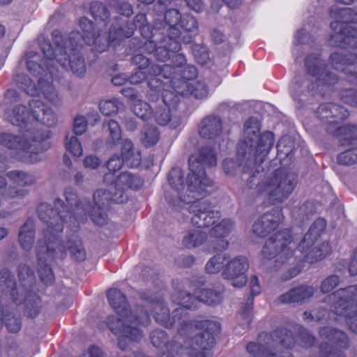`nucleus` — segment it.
Here are the masks:
<instances>
[{"label": "nucleus", "instance_id": "f257e3e1", "mask_svg": "<svg viewBox=\"0 0 357 357\" xmlns=\"http://www.w3.org/2000/svg\"><path fill=\"white\" fill-rule=\"evenodd\" d=\"M174 291L172 299L179 305L170 314L164 300L144 299V303L137 307V312L130 309L123 291H107L110 306L119 316L130 322L138 325H148L152 315L155 321L165 328H170L178 324V340L182 342H169L167 333L161 329H155L150 334L152 344L158 348H165L169 352L176 349L190 348V357H206L207 351L215 344V336L220 332L219 322L209 319L197 320L192 318L188 310L197 309L203 303L208 305L220 304L224 291Z\"/></svg>", "mask_w": 357, "mask_h": 357}, {"label": "nucleus", "instance_id": "f03ea898", "mask_svg": "<svg viewBox=\"0 0 357 357\" xmlns=\"http://www.w3.org/2000/svg\"><path fill=\"white\" fill-rule=\"evenodd\" d=\"M47 205L39 208L38 218L44 223L42 236L36 248L38 259V274L41 281L48 286L54 281V275L50 263L55 258H63L68 250L71 257L77 261L85 260L86 253L82 241L77 236H72L65 243L60 236L63 231L61 218L54 215Z\"/></svg>", "mask_w": 357, "mask_h": 357}, {"label": "nucleus", "instance_id": "7ed1b4c3", "mask_svg": "<svg viewBox=\"0 0 357 357\" xmlns=\"http://www.w3.org/2000/svg\"><path fill=\"white\" fill-rule=\"evenodd\" d=\"M274 143L271 132L260 134V123L256 119H248L244 125L242 140L238 144L237 157L238 165L232 158H226L222 162L225 173L234 176L239 167L244 172L265 160Z\"/></svg>", "mask_w": 357, "mask_h": 357}, {"label": "nucleus", "instance_id": "20e7f679", "mask_svg": "<svg viewBox=\"0 0 357 357\" xmlns=\"http://www.w3.org/2000/svg\"><path fill=\"white\" fill-rule=\"evenodd\" d=\"M297 336L289 329L280 326L271 333L261 332L258 335V343L250 342L246 349L255 357H294L290 350L298 341L304 348L312 347L315 343V337L309 330L302 326L296 328Z\"/></svg>", "mask_w": 357, "mask_h": 357}, {"label": "nucleus", "instance_id": "39448f33", "mask_svg": "<svg viewBox=\"0 0 357 357\" xmlns=\"http://www.w3.org/2000/svg\"><path fill=\"white\" fill-rule=\"evenodd\" d=\"M54 48L50 40L45 38L40 39V45L45 58V62L54 69L63 70L70 69L78 77L83 76L86 73V65L84 57L79 53L81 47L80 33L72 31L68 38H63L60 31L52 32Z\"/></svg>", "mask_w": 357, "mask_h": 357}, {"label": "nucleus", "instance_id": "423d86ee", "mask_svg": "<svg viewBox=\"0 0 357 357\" xmlns=\"http://www.w3.org/2000/svg\"><path fill=\"white\" fill-rule=\"evenodd\" d=\"M257 176L252 175L247 181L250 188L256 186L259 194L267 197L271 204H281L287 200L297 184V176L284 169H278L266 175L261 181Z\"/></svg>", "mask_w": 357, "mask_h": 357}, {"label": "nucleus", "instance_id": "0eeeda50", "mask_svg": "<svg viewBox=\"0 0 357 357\" xmlns=\"http://www.w3.org/2000/svg\"><path fill=\"white\" fill-rule=\"evenodd\" d=\"M31 117L48 128L56 127L59 122L56 114L51 107L40 100L35 99L29 102V108L22 104H18L6 112L7 121L24 130L27 129L31 130L29 128V124Z\"/></svg>", "mask_w": 357, "mask_h": 357}, {"label": "nucleus", "instance_id": "6e6552de", "mask_svg": "<svg viewBox=\"0 0 357 357\" xmlns=\"http://www.w3.org/2000/svg\"><path fill=\"white\" fill-rule=\"evenodd\" d=\"M188 162V195L192 199L204 195L206 188L213 185V181L207 177L203 165L215 166L217 157L211 148L205 146L199 150L198 155H190Z\"/></svg>", "mask_w": 357, "mask_h": 357}, {"label": "nucleus", "instance_id": "1a4fd4ad", "mask_svg": "<svg viewBox=\"0 0 357 357\" xmlns=\"http://www.w3.org/2000/svg\"><path fill=\"white\" fill-rule=\"evenodd\" d=\"M26 65L28 70L34 76H39L38 78V84L39 85L40 91H41L45 98L50 102L55 105H59L61 98L57 91L52 84L54 77L58 78V73L60 70L51 68L46 62V68L45 70L40 61V56L36 52L31 51L28 52L25 56Z\"/></svg>", "mask_w": 357, "mask_h": 357}, {"label": "nucleus", "instance_id": "9d476101", "mask_svg": "<svg viewBox=\"0 0 357 357\" xmlns=\"http://www.w3.org/2000/svg\"><path fill=\"white\" fill-rule=\"evenodd\" d=\"M64 196L68 204L67 206L64 204L62 199H56L54 202V208L47 203H42L37 209V213H38L40 206L44 204L48 206L54 211V215L61 218L63 229L64 228L65 223L73 217L77 221L85 220L86 215L89 214V208L88 206L89 202L85 198H80L73 188H66L64 191Z\"/></svg>", "mask_w": 357, "mask_h": 357}, {"label": "nucleus", "instance_id": "9b49d317", "mask_svg": "<svg viewBox=\"0 0 357 357\" xmlns=\"http://www.w3.org/2000/svg\"><path fill=\"white\" fill-rule=\"evenodd\" d=\"M333 20L331 28L334 31L331 38V45L341 47L347 36H357V13L350 8H332L330 13Z\"/></svg>", "mask_w": 357, "mask_h": 357}, {"label": "nucleus", "instance_id": "f8f14e48", "mask_svg": "<svg viewBox=\"0 0 357 357\" xmlns=\"http://www.w3.org/2000/svg\"><path fill=\"white\" fill-rule=\"evenodd\" d=\"M188 189L181 195V202L182 205L178 208L188 206L190 213L192 214L191 222L193 225L198 227H208L214 225L220 218V213L218 211L213 209L211 203L206 200H201L208 194V188L204 195L199 197L192 198L188 196Z\"/></svg>", "mask_w": 357, "mask_h": 357}, {"label": "nucleus", "instance_id": "ddd939ff", "mask_svg": "<svg viewBox=\"0 0 357 357\" xmlns=\"http://www.w3.org/2000/svg\"><path fill=\"white\" fill-rule=\"evenodd\" d=\"M296 246L289 231H280L271 236L264 243L261 254L266 259L276 258L277 263L283 264L293 256Z\"/></svg>", "mask_w": 357, "mask_h": 357}, {"label": "nucleus", "instance_id": "4468645a", "mask_svg": "<svg viewBox=\"0 0 357 357\" xmlns=\"http://www.w3.org/2000/svg\"><path fill=\"white\" fill-rule=\"evenodd\" d=\"M340 291H331L324 298V302L331 307L332 312L344 317L349 328L357 334V298L354 294L341 296Z\"/></svg>", "mask_w": 357, "mask_h": 357}, {"label": "nucleus", "instance_id": "2eb2a0df", "mask_svg": "<svg viewBox=\"0 0 357 357\" xmlns=\"http://www.w3.org/2000/svg\"><path fill=\"white\" fill-rule=\"evenodd\" d=\"M319 335L333 344L321 342L315 357H347L342 349L349 347V340L344 332L333 327L324 326L320 328Z\"/></svg>", "mask_w": 357, "mask_h": 357}, {"label": "nucleus", "instance_id": "dca6fc26", "mask_svg": "<svg viewBox=\"0 0 357 357\" xmlns=\"http://www.w3.org/2000/svg\"><path fill=\"white\" fill-rule=\"evenodd\" d=\"M128 199L127 195L121 192L119 195L112 192V188L109 190L100 189L93 193V204L91 205L89 202V215L91 217L93 222L98 225H104L107 223V215L105 209L110 202L117 204H123Z\"/></svg>", "mask_w": 357, "mask_h": 357}, {"label": "nucleus", "instance_id": "f3484780", "mask_svg": "<svg viewBox=\"0 0 357 357\" xmlns=\"http://www.w3.org/2000/svg\"><path fill=\"white\" fill-rule=\"evenodd\" d=\"M137 28L140 30L142 36L144 38L155 37L157 31L160 29L157 25L153 29H151L147 22L146 15L139 13L135 17L133 23L127 25V27H116L112 25L109 29L108 38L105 39V42L107 43H112L123 38H130Z\"/></svg>", "mask_w": 357, "mask_h": 357}, {"label": "nucleus", "instance_id": "a211bd4d", "mask_svg": "<svg viewBox=\"0 0 357 357\" xmlns=\"http://www.w3.org/2000/svg\"><path fill=\"white\" fill-rule=\"evenodd\" d=\"M51 137V132L45 130L37 134H33L29 129L22 131L20 135L8 132L0 133V145L12 150L29 151L33 142L43 141Z\"/></svg>", "mask_w": 357, "mask_h": 357}, {"label": "nucleus", "instance_id": "6ab92c4d", "mask_svg": "<svg viewBox=\"0 0 357 357\" xmlns=\"http://www.w3.org/2000/svg\"><path fill=\"white\" fill-rule=\"evenodd\" d=\"M107 325L114 335H120L118 337L117 344L121 350L127 349L128 340L139 342L144 336L141 329L126 325L119 317L114 315L107 317Z\"/></svg>", "mask_w": 357, "mask_h": 357}, {"label": "nucleus", "instance_id": "aec40b11", "mask_svg": "<svg viewBox=\"0 0 357 357\" xmlns=\"http://www.w3.org/2000/svg\"><path fill=\"white\" fill-rule=\"evenodd\" d=\"M305 66L308 74L315 79L317 86H330L337 82V76L326 69L325 61L319 54H309Z\"/></svg>", "mask_w": 357, "mask_h": 357}, {"label": "nucleus", "instance_id": "412c9836", "mask_svg": "<svg viewBox=\"0 0 357 357\" xmlns=\"http://www.w3.org/2000/svg\"><path fill=\"white\" fill-rule=\"evenodd\" d=\"M249 268V261L246 257L239 255L227 261L222 271V277L229 280L235 288H243L248 279L246 272Z\"/></svg>", "mask_w": 357, "mask_h": 357}, {"label": "nucleus", "instance_id": "4be33fe9", "mask_svg": "<svg viewBox=\"0 0 357 357\" xmlns=\"http://www.w3.org/2000/svg\"><path fill=\"white\" fill-rule=\"evenodd\" d=\"M340 47L346 50L332 53L330 56V61L336 70H345L347 66L357 63V36L346 37L344 45H341Z\"/></svg>", "mask_w": 357, "mask_h": 357}, {"label": "nucleus", "instance_id": "5701e85b", "mask_svg": "<svg viewBox=\"0 0 357 357\" xmlns=\"http://www.w3.org/2000/svg\"><path fill=\"white\" fill-rule=\"evenodd\" d=\"M282 210L273 208L261 215L253 224L252 232L259 237H264L275 229L282 221Z\"/></svg>", "mask_w": 357, "mask_h": 357}, {"label": "nucleus", "instance_id": "b1692460", "mask_svg": "<svg viewBox=\"0 0 357 357\" xmlns=\"http://www.w3.org/2000/svg\"><path fill=\"white\" fill-rule=\"evenodd\" d=\"M234 228V222L231 219H223L209 230L208 235L213 238L211 245L214 251L222 252L228 248L229 243L225 238Z\"/></svg>", "mask_w": 357, "mask_h": 357}, {"label": "nucleus", "instance_id": "393cba45", "mask_svg": "<svg viewBox=\"0 0 357 357\" xmlns=\"http://www.w3.org/2000/svg\"><path fill=\"white\" fill-rule=\"evenodd\" d=\"M17 305H24V314L35 318L40 312L41 299L36 291H10Z\"/></svg>", "mask_w": 357, "mask_h": 357}, {"label": "nucleus", "instance_id": "a878e982", "mask_svg": "<svg viewBox=\"0 0 357 357\" xmlns=\"http://www.w3.org/2000/svg\"><path fill=\"white\" fill-rule=\"evenodd\" d=\"M318 118L329 125L339 123L347 116V110L342 106L333 103L321 104L317 109Z\"/></svg>", "mask_w": 357, "mask_h": 357}, {"label": "nucleus", "instance_id": "bb28decb", "mask_svg": "<svg viewBox=\"0 0 357 357\" xmlns=\"http://www.w3.org/2000/svg\"><path fill=\"white\" fill-rule=\"evenodd\" d=\"M173 79V88L176 93L185 96L189 93L195 98L202 99L207 96L208 89L204 82L196 81L194 82H187L182 81L177 84V77Z\"/></svg>", "mask_w": 357, "mask_h": 357}, {"label": "nucleus", "instance_id": "cd10ccee", "mask_svg": "<svg viewBox=\"0 0 357 357\" xmlns=\"http://www.w3.org/2000/svg\"><path fill=\"white\" fill-rule=\"evenodd\" d=\"M222 132V121L218 116H208L199 124V133L204 139H215L220 136Z\"/></svg>", "mask_w": 357, "mask_h": 357}, {"label": "nucleus", "instance_id": "c85d7f7f", "mask_svg": "<svg viewBox=\"0 0 357 357\" xmlns=\"http://www.w3.org/2000/svg\"><path fill=\"white\" fill-rule=\"evenodd\" d=\"M143 185L142 178L137 175L130 172H123L116 178L114 187L112 188L115 190V192L119 195L121 192L124 193L125 190L129 188L137 190Z\"/></svg>", "mask_w": 357, "mask_h": 357}, {"label": "nucleus", "instance_id": "c756f323", "mask_svg": "<svg viewBox=\"0 0 357 357\" xmlns=\"http://www.w3.org/2000/svg\"><path fill=\"white\" fill-rule=\"evenodd\" d=\"M184 173L179 167L172 168L168 176V181L169 185L177 191L178 199L170 200L172 204L176 207L179 206L181 202V195L186 191L188 188V179L186 180V185H184L183 181Z\"/></svg>", "mask_w": 357, "mask_h": 357}, {"label": "nucleus", "instance_id": "7c9ffc66", "mask_svg": "<svg viewBox=\"0 0 357 357\" xmlns=\"http://www.w3.org/2000/svg\"><path fill=\"white\" fill-rule=\"evenodd\" d=\"M326 227V222L323 218H317L310 226L307 233L305 234L303 240L298 245L302 251H305V248H308L309 245L314 244L315 241L321 236Z\"/></svg>", "mask_w": 357, "mask_h": 357}, {"label": "nucleus", "instance_id": "2f4dec72", "mask_svg": "<svg viewBox=\"0 0 357 357\" xmlns=\"http://www.w3.org/2000/svg\"><path fill=\"white\" fill-rule=\"evenodd\" d=\"M121 157L124 162L131 167H139L142 160L140 152L135 149L133 143L128 139L121 141Z\"/></svg>", "mask_w": 357, "mask_h": 357}, {"label": "nucleus", "instance_id": "473e14b6", "mask_svg": "<svg viewBox=\"0 0 357 357\" xmlns=\"http://www.w3.org/2000/svg\"><path fill=\"white\" fill-rule=\"evenodd\" d=\"M172 96L176 98L175 95L169 93L167 91L165 92L162 96L164 105L158 107L155 110V119L159 125L166 126L170 123L172 127H175L177 123L176 121L174 123L172 122L174 120L170 114V97L169 96Z\"/></svg>", "mask_w": 357, "mask_h": 357}, {"label": "nucleus", "instance_id": "72a5a7b5", "mask_svg": "<svg viewBox=\"0 0 357 357\" xmlns=\"http://www.w3.org/2000/svg\"><path fill=\"white\" fill-rule=\"evenodd\" d=\"M314 244H310L308 248H305V251H302L299 248V250L304 254L305 260L309 263H314L321 260L328 256L331 252V245L328 242H324L321 245L314 246Z\"/></svg>", "mask_w": 357, "mask_h": 357}, {"label": "nucleus", "instance_id": "f704fd0d", "mask_svg": "<svg viewBox=\"0 0 357 357\" xmlns=\"http://www.w3.org/2000/svg\"><path fill=\"white\" fill-rule=\"evenodd\" d=\"M79 25L82 31V36H80L86 44L91 45L101 43L100 34L95 30L91 20L83 17L79 20Z\"/></svg>", "mask_w": 357, "mask_h": 357}, {"label": "nucleus", "instance_id": "c9c22d12", "mask_svg": "<svg viewBox=\"0 0 357 357\" xmlns=\"http://www.w3.org/2000/svg\"><path fill=\"white\" fill-rule=\"evenodd\" d=\"M18 238L23 250L30 251L32 249L35 238L34 224L32 220H27L21 227Z\"/></svg>", "mask_w": 357, "mask_h": 357}, {"label": "nucleus", "instance_id": "e433bc0d", "mask_svg": "<svg viewBox=\"0 0 357 357\" xmlns=\"http://www.w3.org/2000/svg\"><path fill=\"white\" fill-rule=\"evenodd\" d=\"M103 131L108 133L106 138V145L108 148L114 147L121 137V130L120 126L114 120L109 119L104 121L102 124Z\"/></svg>", "mask_w": 357, "mask_h": 357}, {"label": "nucleus", "instance_id": "4c0bfd02", "mask_svg": "<svg viewBox=\"0 0 357 357\" xmlns=\"http://www.w3.org/2000/svg\"><path fill=\"white\" fill-rule=\"evenodd\" d=\"M327 130L333 135L340 137V142L351 144L353 142L357 140V126L348 124L343 126L335 127V130L330 126L327 128ZM342 144H344V142H342Z\"/></svg>", "mask_w": 357, "mask_h": 357}, {"label": "nucleus", "instance_id": "58836bf2", "mask_svg": "<svg viewBox=\"0 0 357 357\" xmlns=\"http://www.w3.org/2000/svg\"><path fill=\"white\" fill-rule=\"evenodd\" d=\"M207 238L204 231L198 229H189L183 236V245L186 248H195L202 245Z\"/></svg>", "mask_w": 357, "mask_h": 357}, {"label": "nucleus", "instance_id": "ea45409f", "mask_svg": "<svg viewBox=\"0 0 357 357\" xmlns=\"http://www.w3.org/2000/svg\"><path fill=\"white\" fill-rule=\"evenodd\" d=\"M19 282L23 288L31 289L36 283L34 271L26 264H20L17 266Z\"/></svg>", "mask_w": 357, "mask_h": 357}, {"label": "nucleus", "instance_id": "a19ab883", "mask_svg": "<svg viewBox=\"0 0 357 357\" xmlns=\"http://www.w3.org/2000/svg\"><path fill=\"white\" fill-rule=\"evenodd\" d=\"M245 303H241L238 314L245 320L248 327H250L253 320V303L256 296L259 295L261 291H250Z\"/></svg>", "mask_w": 357, "mask_h": 357}, {"label": "nucleus", "instance_id": "79ce46f5", "mask_svg": "<svg viewBox=\"0 0 357 357\" xmlns=\"http://www.w3.org/2000/svg\"><path fill=\"white\" fill-rule=\"evenodd\" d=\"M314 291H286L278 300L281 303H303L313 296Z\"/></svg>", "mask_w": 357, "mask_h": 357}, {"label": "nucleus", "instance_id": "37998d69", "mask_svg": "<svg viewBox=\"0 0 357 357\" xmlns=\"http://www.w3.org/2000/svg\"><path fill=\"white\" fill-rule=\"evenodd\" d=\"M7 176L13 183L22 186H30L36 181L31 174L20 170L10 171L8 172Z\"/></svg>", "mask_w": 357, "mask_h": 357}, {"label": "nucleus", "instance_id": "c03bdc74", "mask_svg": "<svg viewBox=\"0 0 357 357\" xmlns=\"http://www.w3.org/2000/svg\"><path fill=\"white\" fill-rule=\"evenodd\" d=\"M18 86L27 94L35 96L39 94V87L36 86L35 82L24 74H19L15 77Z\"/></svg>", "mask_w": 357, "mask_h": 357}, {"label": "nucleus", "instance_id": "a18cd8bd", "mask_svg": "<svg viewBox=\"0 0 357 357\" xmlns=\"http://www.w3.org/2000/svg\"><path fill=\"white\" fill-rule=\"evenodd\" d=\"M197 75V70L194 66L185 65L174 75H172V77H170V84L173 86V79H174V77L179 78V79H177V84H178V83H181L182 81L189 82V81L195 79Z\"/></svg>", "mask_w": 357, "mask_h": 357}, {"label": "nucleus", "instance_id": "49530a36", "mask_svg": "<svg viewBox=\"0 0 357 357\" xmlns=\"http://www.w3.org/2000/svg\"><path fill=\"white\" fill-rule=\"evenodd\" d=\"M316 212V206L313 202H306L298 207H296L292 211L293 216L301 221H304L309 218Z\"/></svg>", "mask_w": 357, "mask_h": 357}, {"label": "nucleus", "instance_id": "de8ad7c7", "mask_svg": "<svg viewBox=\"0 0 357 357\" xmlns=\"http://www.w3.org/2000/svg\"><path fill=\"white\" fill-rule=\"evenodd\" d=\"M90 10L93 18L97 21H102L105 24L109 17V12L102 3L93 2L90 6Z\"/></svg>", "mask_w": 357, "mask_h": 357}, {"label": "nucleus", "instance_id": "09e8293b", "mask_svg": "<svg viewBox=\"0 0 357 357\" xmlns=\"http://www.w3.org/2000/svg\"><path fill=\"white\" fill-rule=\"evenodd\" d=\"M124 160L123 158H119V156H113L107 162V167L109 173L105 174L104 176V182L106 183H109V182L113 181L114 178V172L120 169L123 165Z\"/></svg>", "mask_w": 357, "mask_h": 357}, {"label": "nucleus", "instance_id": "8fccbe9b", "mask_svg": "<svg viewBox=\"0 0 357 357\" xmlns=\"http://www.w3.org/2000/svg\"><path fill=\"white\" fill-rule=\"evenodd\" d=\"M225 259L226 255L218 254L212 257L206 264V272L210 274L218 273L222 268Z\"/></svg>", "mask_w": 357, "mask_h": 357}, {"label": "nucleus", "instance_id": "3c124183", "mask_svg": "<svg viewBox=\"0 0 357 357\" xmlns=\"http://www.w3.org/2000/svg\"><path fill=\"white\" fill-rule=\"evenodd\" d=\"M192 51L195 60L199 64L206 65L210 61L209 52L206 46L194 44L192 46Z\"/></svg>", "mask_w": 357, "mask_h": 357}, {"label": "nucleus", "instance_id": "603ef678", "mask_svg": "<svg viewBox=\"0 0 357 357\" xmlns=\"http://www.w3.org/2000/svg\"><path fill=\"white\" fill-rule=\"evenodd\" d=\"M0 285L3 289L15 290L17 289L15 276L13 273L7 268H3L0 271Z\"/></svg>", "mask_w": 357, "mask_h": 357}, {"label": "nucleus", "instance_id": "864d4df0", "mask_svg": "<svg viewBox=\"0 0 357 357\" xmlns=\"http://www.w3.org/2000/svg\"><path fill=\"white\" fill-rule=\"evenodd\" d=\"M133 112L139 118L146 120L149 119L152 113L151 106L144 101L138 100L133 105Z\"/></svg>", "mask_w": 357, "mask_h": 357}, {"label": "nucleus", "instance_id": "5fc2aeb1", "mask_svg": "<svg viewBox=\"0 0 357 357\" xmlns=\"http://www.w3.org/2000/svg\"><path fill=\"white\" fill-rule=\"evenodd\" d=\"M121 102L117 99L101 100L99 103L100 111L106 116L116 113L120 108Z\"/></svg>", "mask_w": 357, "mask_h": 357}, {"label": "nucleus", "instance_id": "6e6d98bb", "mask_svg": "<svg viewBox=\"0 0 357 357\" xmlns=\"http://www.w3.org/2000/svg\"><path fill=\"white\" fill-rule=\"evenodd\" d=\"M174 68L170 64H165L162 66L153 64L149 66L148 72L149 74L153 76L162 75V76L167 79L172 77V71Z\"/></svg>", "mask_w": 357, "mask_h": 357}, {"label": "nucleus", "instance_id": "4d7b16f0", "mask_svg": "<svg viewBox=\"0 0 357 357\" xmlns=\"http://www.w3.org/2000/svg\"><path fill=\"white\" fill-rule=\"evenodd\" d=\"M338 163L344 165H351L357 162V148L348 149L340 153L337 156Z\"/></svg>", "mask_w": 357, "mask_h": 357}, {"label": "nucleus", "instance_id": "13d9d810", "mask_svg": "<svg viewBox=\"0 0 357 357\" xmlns=\"http://www.w3.org/2000/svg\"><path fill=\"white\" fill-rule=\"evenodd\" d=\"M158 132L153 126H146L142 132V142L146 146H151L156 144L158 140Z\"/></svg>", "mask_w": 357, "mask_h": 357}, {"label": "nucleus", "instance_id": "bf43d9fd", "mask_svg": "<svg viewBox=\"0 0 357 357\" xmlns=\"http://www.w3.org/2000/svg\"><path fill=\"white\" fill-rule=\"evenodd\" d=\"M66 149L72 153L75 156L79 157L82 155L83 149L80 142L77 137L68 135L66 137Z\"/></svg>", "mask_w": 357, "mask_h": 357}, {"label": "nucleus", "instance_id": "052dcab7", "mask_svg": "<svg viewBox=\"0 0 357 357\" xmlns=\"http://www.w3.org/2000/svg\"><path fill=\"white\" fill-rule=\"evenodd\" d=\"M178 24L181 28L188 32H195L198 30L197 20L191 15L182 17Z\"/></svg>", "mask_w": 357, "mask_h": 357}, {"label": "nucleus", "instance_id": "680f3d73", "mask_svg": "<svg viewBox=\"0 0 357 357\" xmlns=\"http://www.w3.org/2000/svg\"><path fill=\"white\" fill-rule=\"evenodd\" d=\"M340 97L344 102L357 108V89H344L340 92Z\"/></svg>", "mask_w": 357, "mask_h": 357}, {"label": "nucleus", "instance_id": "e2e57ef3", "mask_svg": "<svg viewBox=\"0 0 357 357\" xmlns=\"http://www.w3.org/2000/svg\"><path fill=\"white\" fill-rule=\"evenodd\" d=\"M292 141L290 137L284 136L282 137L277 144L278 154H283L289 156L292 152Z\"/></svg>", "mask_w": 357, "mask_h": 357}, {"label": "nucleus", "instance_id": "0e129e2a", "mask_svg": "<svg viewBox=\"0 0 357 357\" xmlns=\"http://www.w3.org/2000/svg\"><path fill=\"white\" fill-rule=\"evenodd\" d=\"M340 284V279L337 275L326 277L321 283V290H333Z\"/></svg>", "mask_w": 357, "mask_h": 357}, {"label": "nucleus", "instance_id": "69168bd1", "mask_svg": "<svg viewBox=\"0 0 357 357\" xmlns=\"http://www.w3.org/2000/svg\"><path fill=\"white\" fill-rule=\"evenodd\" d=\"M179 11L176 9H169L165 13L164 18L169 26H176L181 19Z\"/></svg>", "mask_w": 357, "mask_h": 357}, {"label": "nucleus", "instance_id": "338daca9", "mask_svg": "<svg viewBox=\"0 0 357 357\" xmlns=\"http://www.w3.org/2000/svg\"><path fill=\"white\" fill-rule=\"evenodd\" d=\"M170 58L172 59V65H171L174 69L172 71V75L176 73L180 69H181L185 65L186 59L183 54L174 53L171 54Z\"/></svg>", "mask_w": 357, "mask_h": 357}, {"label": "nucleus", "instance_id": "774afa93", "mask_svg": "<svg viewBox=\"0 0 357 357\" xmlns=\"http://www.w3.org/2000/svg\"><path fill=\"white\" fill-rule=\"evenodd\" d=\"M87 128L86 119L83 116H77L74 119L73 131L77 135H81L85 132Z\"/></svg>", "mask_w": 357, "mask_h": 357}]
</instances>
